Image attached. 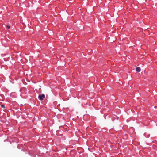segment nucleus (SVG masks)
<instances>
[{"label": "nucleus", "mask_w": 157, "mask_h": 157, "mask_svg": "<svg viewBox=\"0 0 157 157\" xmlns=\"http://www.w3.org/2000/svg\"><path fill=\"white\" fill-rule=\"evenodd\" d=\"M7 28L8 29H10V26L9 25H7Z\"/></svg>", "instance_id": "nucleus-3"}, {"label": "nucleus", "mask_w": 157, "mask_h": 157, "mask_svg": "<svg viewBox=\"0 0 157 157\" xmlns=\"http://www.w3.org/2000/svg\"><path fill=\"white\" fill-rule=\"evenodd\" d=\"M45 97V96L44 94H40L39 95L38 98L40 100L42 101L43 100Z\"/></svg>", "instance_id": "nucleus-1"}, {"label": "nucleus", "mask_w": 157, "mask_h": 157, "mask_svg": "<svg viewBox=\"0 0 157 157\" xmlns=\"http://www.w3.org/2000/svg\"><path fill=\"white\" fill-rule=\"evenodd\" d=\"M136 70L137 72H140L141 70L140 68L139 67H137L136 69Z\"/></svg>", "instance_id": "nucleus-2"}, {"label": "nucleus", "mask_w": 157, "mask_h": 157, "mask_svg": "<svg viewBox=\"0 0 157 157\" xmlns=\"http://www.w3.org/2000/svg\"><path fill=\"white\" fill-rule=\"evenodd\" d=\"M2 107L4 108H5V106H4V105H2Z\"/></svg>", "instance_id": "nucleus-4"}]
</instances>
